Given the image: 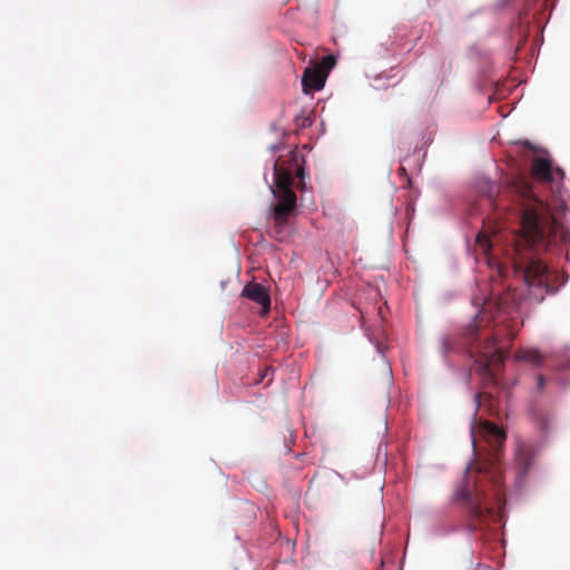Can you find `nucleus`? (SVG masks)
Returning a JSON list of instances; mask_svg holds the SVG:
<instances>
[{
	"label": "nucleus",
	"instance_id": "1",
	"mask_svg": "<svg viewBox=\"0 0 570 570\" xmlns=\"http://www.w3.org/2000/svg\"><path fill=\"white\" fill-rule=\"evenodd\" d=\"M509 191L519 205L520 219L519 234L513 236L512 248L518 257L512 259V264L533 298L541 302L550 289L548 267L540 259L523 256L522 252L524 248L540 250L550 243L564 240L567 232L560 218L552 215L549 206L534 195L528 178H517Z\"/></svg>",
	"mask_w": 570,
	"mask_h": 570
},
{
	"label": "nucleus",
	"instance_id": "2",
	"mask_svg": "<svg viewBox=\"0 0 570 570\" xmlns=\"http://www.w3.org/2000/svg\"><path fill=\"white\" fill-rule=\"evenodd\" d=\"M473 452L476 459L475 468L491 483L489 493L482 487L474 491L462 490L460 499L468 504V530L473 533L485 519L494 513L495 507L501 509L505 504L503 491V469L501 452L504 446L505 432L489 421H482L471 428Z\"/></svg>",
	"mask_w": 570,
	"mask_h": 570
},
{
	"label": "nucleus",
	"instance_id": "3",
	"mask_svg": "<svg viewBox=\"0 0 570 570\" xmlns=\"http://www.w3.org/2000/svg\"><path fill=\"white\" fill-rule=\"evenodd\" d=\"M288 160H276L274 164V185L269 189L277 203L272 207L273 219L275 223L274 232L277 239H282L281 234L283 227L287 224L291 215L294 213L297 205V197L292 186L294 184V171L301 179L298 187L305 188V169L302 165L304 158L297 150H292L288 154Z\"/></svg>",
	"mask_w": 570,
	"mask_h": 570
},
{
	"label": "nucleus",
	"instance_id": "4",
	"mask_svg": "<svg viewBox=\"0 0 570 570\" xmlns=\"http://www.w3.org/2000/svg\"><path fill=\"white\" fill-rule=\"evenodd\" d=\"M504 334L499 330L483 344L471 346L470 353L474 357V371L491 383H497L498 373L508 355V347L517 336V330L510 324L505 325Z\"/></svg>",
	"mask_w": 570,
	"mask_h": 570
},
{
	"label": "nucleus",
	"instance_id": "5",
	"mask_svg": "<svg viewBox=\"0 0 570 570\" xmlns=\"http://www.w3.org/2000/svg\"><path fill=\"white\" fill-rule=\"evenodd\" d=\"M531 176L537 181L548 184L554 189L559 188L563 179V171L560 168H553L549 159L537 157L532 160Z\"/></svg>",
	"mask_w": 570,
	"mask_h": 570
},
{
	"label": "nucleus",
	"instance_id": "6",
	"mask_svg": "<svg viewBox=\"0 0 570 570\" xmlns=\"http://www.w3.org/2000/svg\"><path fill=\"white\" fill-rule=\"evenodd\" d=\"M242 296L257 303L262 307V313L267 314L271 308V297L267 288L259 283L249 282L242 291Z\"/></svg>",
	"mask_w": 570,
	"mask_h": 570
},
{
	"label": "nucleus",
	"instance_id": "7",
	"mask_svg": "<svg viewBox=\"0 0 570 570\" xmlns=\"http://www.w3.org/2000/svg\"><path fill=\"white\" fill-rule=\"evenodd\" d=\"M537 455L535 445L530 442H519L515 448V463L520 475H525Z\"/></svg>",
	"mask_w": 570,
	"mask_h": 570
},
{
	"label": "nucleus",
	"instance_id": "8",
	"mask_svg": "<svg viewBox=\"0 0 570 570\" xmlns=\"http://www.w3.org/2000/svg\"><path fill=\"white\" fill-rule=\"evenodd\" d=\"M327 77V72L322 68H306L302 77L303 91L308 94L311 91L321 90Z\"/></svg>",
	"mask_w": 570,
	"mask_h": 570
},
{
	"label": "nucleus",
	"instance_id": "9",
	"mask_svg": "<svg viewBox=\"0 0 570 570\" xmlns=\"http://www.w3.org/2000/svg\"><path fill=\"white\" fill-rule=\"evenodd\" d=\"M514 358L515 361L530 363L535 366H540L544 361V356L535 348L519 350L515 353Z\"/></svg>",
	"mask_w": 570,
	"mask_h": 570
},
{
	"label": "nucleus",
	"instance_id": "10",
	"mask_svg": "<svg viewBox=\"0 0 570 570\" xmlns=\"http://www.w3.org/2000/svg\"><path fill=\"white\" fill-rule=\"evenodd\" d=\"M476 244L485 255L489 254L490 249L492 248V243L489 236L484 233H480L476 236Z\"/></svg>",
	"mask_w": 570,
	"mask_h": 570
},
{
	"label": "nucleus",
	"instance_id": "11",
	"mask_svg": "<svg viewBox=\"0 0 570 570\" xmlns=\"http://www.w3.org/2000/svg\"><path fill=\"white\" fill-rule=\"evenodd\" d=\"M479 326L480 323H478V321L474 320V323L466 330L465 335L468 336V341L470 344L474 342Z\"/></svg>",
	"mask_w": 570,
	"mask_h": 570
},
{
	"label": "nucleus",
	"instance_id": "12",
	"mask_svg": "<svg viewBox=\"0 0 570 570\" xmlns=\"http://www.w3.org/2000/svg\"><path fill=\"white\" fill-rule=\"evenodd\" d=\"M335 65V58L333 56H325L322 59V65L318 68H322L324 71L330 70Z\"/></svg>",
	"mask_w": 570,
	"mask_h": 570
},
{
	"label": "nucleus",
	"instance_id": "13",
	"mask_svg": "<svg viewBox=\"0 0 570 570\" xmlns=\"http://www.w3.org/2000/svg\"><path fill=\"white\" fill-rule=\"evenodd\" d=\"M273 373H274V368L272 366H267L263 370V372L261 373V379L259 381L263 382L266 377H269L267 384H269L272 382V376H273Z\"/></svg>",
	"mask_w": 570,
	"mask_h": 570
},
{
	"label": "nucleus",
	"instance_id": "14",
	"mask_svg": "<svg viewBox=\"0 0 570 570\" xmlns=\"http://www.w3.org/2000/svg\"><path fill=\"white\" fill-rule=\"evenodd\" d=\"M442 345H443V351L444 352H448V351L452 350V347H453L452 346V341H451L450 337H444L442 340Z\"/></svg>",
	"mask_w": 570,
	"mask_h": 570
},
{
	"label": "nucleus",
	"instance_id": "15",
	"mask_svg": "<svg viewBox=\"0 0 570 570\" xmlns=\"http://www.w3.org/2000/svg\"><path fill=\"white\" fill-rule=\"evenodd\" d=\"M544 377L542 375H538V379H537V386H538V390H542L543 386H544Z\"/></svg>",
	"mask_w": 570,
	"mask_h": 570
}]
</instances>
